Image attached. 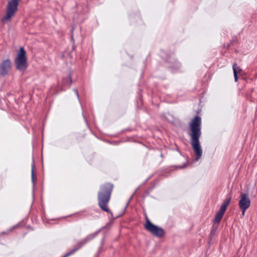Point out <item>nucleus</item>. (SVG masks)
<instances>
[{
    "mask_svg": "<svg viewBox=\"0 0 257 257\" xmlns=\"http://www.w3.org/2000/svg\"><path fill=\"white\" fill-rule=\"evenodd\" d=\"M190 131L188 133L190 137V144L195 157L194 161L197 162L202 156L203 151L199 141L201 136V118L195 116L189 124Z\"/></svg>",
    "mask_w": 257,
    "mask_h": 257,
    "instance_id": "1",
    "label": "nucleus"
},
{
    "mask_svg": "<svg viewBox=\"0 0 257 257\" xmlns=\"http://www.w3.org/2000/svg\"><path fill=\"white\" fill-rule=\"evenodd\" d=\"M113 185L110 183H106L100 187V190L98 193V205L104 211L111 213L112 212L108 208V203L110 198Z\"/></svg>",
    "mask_w": 257,
    "mask_h": 257,
    "instance_id": "2",
    "label": "nucleus"
},
{
    "mask_svg": "<svg viewBox=\"0 0 257 257\" xmlns=\"http://www.w3.org/2000/svg\"><path fill=\"white\" fill-rule=\"evenodd\" d=\"M16 68L19 71H24L28 67L26 51L23 47L20 48L15 59Z\"/></svg>",
    "mask_w": 257,
    "mask_h": 257,
    "instance_id": "3",
    "label": "nucleus"
},
{
    "mask_svg": "<svg viewBox=\"0 0 257 257\" xmlns=\"http://www.w3.org/2000/svg\"><path fill=\"white\" fill-rule=\"evenodd\" d=\"M146 222L145 228L154 236L162 237L165 234V231L163 228L153 224L149 218L146 217Z\"/></svg>",
    "mask_w": 257,
    "mask_h": 257,
    "instance_id": "4",
    "label": "nucleus"
},
{
    "mask_svg": "<svg viewBox=\"0 0 257 257\" xmlns=\"http://www.w3.org/2000/svg\"><path fill=\"white\" fill-rule=\"evenodd\" d=\"M20 0H11L7 6V16H13L18 10V5Z\"/></svg>",
    "mask_w": 257,
    "mask_h": 257,
    "instance_id": "5",
    "label": "nucleus"
},
{
    "mask_svg": "<svg viewBox=\"0 0 257 257\" xmlns=\"http://www.w3.org/2000/svg\"><path fill=\"white\" fill-rule=\"evenodd\" d=\"M11 65L12 62L9 59L3 60L0 64V74L3 76L7 75Z\"/></svg>",
    "mask_w": 257,
    "mask_h": 257,
    "instance_id": "6",
    "label": "nucleus"
},
{
    "mask_svg": "<svg viewBox=\"0 0 257 257\" xmlns=\"http://www.w3.org/2000/svg\"><path fill=\"white\" fill-rule=\"evenodd\" d=\"M238 205L240 208L247 209L250 205V200L248 195L245 193H242Z\"/></svg>",
    "mask_w": 257,
    "mask_h": 257,
    "instance_id": "7",
    "label": "nucleus"
},
{
    "mask_svg": "<svg viewBox=\"0 0 257 257\" xmlns=\"http://www.w3.org/2000/svg\"><path fill=\"white\" fill-rule=\"evenodd\" d=\"M167 61L172 64L169 66V68L172 72H176L181 66L180 63L175 60L173 56L167 59Z\"/></svg>",
    "mask_w": 257,
    "mask_h": 257,
    "instance_id": "8",
    "label": "nucleus"
},
{
    "mask_svg": "<svg viewBox=\"0 0 257 257\" xmlns=\"http://www.w3.org/2000/svg\"><path fill=\"white\" fill-rule=\"evenodd\" d=\"M72 79L70 76L64 77L62 79V85L63 87H69L72 83Z\"/></svg>",
    "mask_w": 257,
    "mask_h": 257,
    "instance_id": "9",
    "label": "nucleus"
},
{
    "mask_svg": "<svg viewBox=\"0 0 257 257\" xmlns=\"http://www.w3.org/2000/svg\"><path fill=\"white\" fill-rule=\"evenodd\" d=\"M223 214L219 212H217L213 219V222L215 223H219L221 220Z\"/></svg>",
    "mask_w": 257,
    "mask_h": 257,
    "instance_id": "10",
    "label": "nucleus"
},
{
    "mask_svg": "<svg viewBox=\"0 0 257 257\" xmlns=\"http://www.w3.org/2000/svg\"><path fill=\"white\" fill-rule=\"evenodd\" d=\"M233 71V75L234 77V80L235 82H236L238 80V77H237V71L236 70V63H234L233 65L232 66Z\"/></svg>",
    "mask_w": 257,
    "mask_h": 257,
    "instance_id": "11",
    "label": "nucleus"
},
{
    "mask_svg": "<svg viewBox=\"0 0 257 257\" xmlns=\"http://www.w3.org/2000/svg\"><path fill=\"white\" fill-rule=\"evenodd\" d=\"M231 199V197H229L228 198H227L226 200H225L223 201L221 206L227 208V206H228V205L229 204V203L230 202Z\"/></svg>",
    "mask_w": 257,
    "mask_h": 257,
    "instance_id": "12",
    "label": "nucleus"
},
{
    "mask_svg": "<svg viewBox=\"0 0 257 257\" xmlns=\"http://www.w3.org/2000/svg\"><path fill=\"white\" fill-rule=\"evenodd\" d=\"M12 17H3L1 21L3 23L5 24L8 21H10Z\"/></svg>",
    "mask_w": 257,
    "mask_h": 257,
    "instance_id": "13",
    "label": "nucleus"
},
{
    "mask_svg": "<svg viewBox=\"0 0 257 257\" xmlns=\"http://www.w3.org/2000/svg\"><path fill=\"white\" fill-rule=\"evenodd\" d=\"M31 177H32V182L33 183V185H34V166H33V165H32Z\"/></svg>",
    "mask_w": 257,
    "mask_h": 257,
    "instance_id": "14",
    "label": "nucleus"
},
{
    "mask_svg": "<svg viewBox=\"0 0 257 257\" xmlns=\"http://www.w3.org/2000/svg\"><path fill=\"white\" fill-rule=\"evenodd\" d=\"M226 210V208H225L224 207L221 205L219 211H218V212H219L221 214H224Z\"/></svg>",
    "mask_w": 257,
    "mask_h": 257,
    "instance_id": "15",
    "label": "nucleus"
},
{
    "mask_svg": "<svg viewBox=\"0 0 257 257\" xmlns=\"http://www.w3.org/2000/svg\"><path fill=\"white\" fill-rule=\"evenodd\" d=\"M217 230V227L214 228L213 227V229L212 230V231L210 232V235L213 236L214 235L216 232Z\"/></svg>",
    "mask_w": 257,
    "mask_h": 257,
    "instance_id": "16",
    "label": "nucleus"
},
{
    "mask_svg": "<svg viewBox=\"0 0 257 257\" xmlns=\"http://www.w3.org/2000/svg\"><path fill=\"white\" fill-rule=\"evenodd\" d=\"M74 91L75 93V94L76 95L77 97V98L78 100H79V93H78V91L77 89H74Z\"/></svg>",
    "mask_w": 257,
    "mask_h": 257,
    "instance_id": "17",
    "label": "nucleus"
},
{
    "mask_svg": "<svg viewBox=\"0 0 257 257\" xmlns=\"http://www.w3.org/2000/svg\"><path fill=\"white\" fill-rule=\"evenodd\" d=\"M15 227H16V226H13L12 228H11L9 229L7 231V233H8L9 232H11V231H12V230L13 229V228H15ZM2 233H3V234H5V233H6V232H3Z\"/></svg>",
    "mask_w": 257,
    "mask_h": 257,
    "instance_id": "18",
    "label": "nucleus"
},
{
    "mask_svg": "<svg viewBox=\"0 0 257 257\" xmlns=\"http://www.w3.org/2000/svg\"><path fill=\"white\" fill-rule=\"evenodd\" d=\"M242 211V216H244V213H245V211L247 210V209H245V208L244 209L243 208H240Z\"/></svg>",
    "mask_w": 257,
    "mask_h": 257,
    "instance_id": "19",
    "label": "nucleus"
},
{
    "mask_svg": "<svg viewBox=\"0 0 257 257\" xmlns=\"http://www.w3.org/2000/svg\"><path fill=\"white\" fill-rule=\"evenodd\" d=\"M236 70L237 71V73H239L241 71V69L237 65H236Z\"/></svg>",
    "mask_w": 257,
    "mask_h": 257,
    "instance_id": "20",
    "label": "nucleus"
},
{
    "mask_svg": "<svg viewBox=\"0 0 257 257\" xmlns=\"http://www.w3.org/2000/svg\"><path fill=\"white\" fill-rule=\"evenodd\" d=\"M71 40L73 42H74V40L72 36H71Z\"/></svg>",
    "mask_w": 257,
    "mask_h": 257,
    "instance_id": "21",
    "label": "nucleus"
},
{
    "mask_svg": "<svg viewBox=\"0 0 257 257\" xmlns=\"http://www.w3.org/2000/svg\"><path fill=\"white\" fill-rule=\"evenodd\" d=\"M103 244V240H102L101 244L102 245Z\"/></svg>",
    "mask_w": 257,
    "mask_h": 257,
    "instance_id": "22",
    "label": "nucleus"
}]
</instances>
